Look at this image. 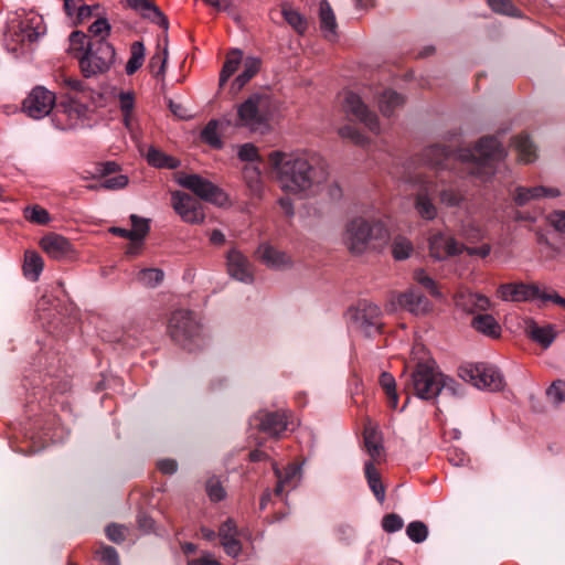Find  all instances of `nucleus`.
Listing matches in <instances>:
<instances>
[{"label":"nucleus","mask_w":565,"mask_h":565,"mask_svg":"<svg viewBox=\"0 0 565 565\" xmlns=\"http://www.w3.org/2000/svg\"><path fill=\"white\" fill-rule=\"evenodd\" d=\"M268 166L280 189L290 194L307 196L327 180V170L316 156L301 151L274 150Z\"/></svg>","instance_id":"1"},{"label":"nucleus","mask_w":565,"mask_h":565,"mask_svg":"<svg viewBox=\"0 0 565 565\" xmlns=\"http://www.w3.org/2000/svg\"><path fill=\"white\" fill-rule=\"evenodd\" d=\"M444 388L454 394L457 393L455 382L429 363H418L406 385L407 391L413 390L414 394L422 399H433Z\"/></svg>","instance_id":"2"},{"label":"nucleus","mask_w":565,"mask_h":565,"mask_svg":"<svg viewBox=\"0 0 565 565\" xmlns=\"http://www.w3.org/2000/svg\"><path fill=\"white\" fill-rule=\"evenodd\" d=\"M270 98L266 94H253L237 106V127L253 132L264 134L269 130Z\"/></svg>","instance_id":"3"},{"label":"nucleus","mask_w":565,"mask_h":565,"mask_svg":"<svg viewBox=\"0 0 565 565\" xmlns=\"http://www.w3.org/2000/svg\"><path fill=\"white\" fill-rule=\"evenodd\" d=\"M115 49L103 39L88 41L84 53L78 56V65L84 77H95L107 73L115 62Z\"/></svg>","instance_id":"4"},{"label":"nucleus","mask_w":565,"mask_h":565,"mask_svg":"<svg viewBox=\"0 0 565 565\" xmlns=\"http://www.w3.org/2000/svg\"><path fill=\"white\" fill-rule=\"evenodd\" d=\"M407 182L417 188L414 198V209L417 215L425 221H434L438 216V207L434 203L437 192L436 181L422 172H415L408 175Z\"/></svg>","instance_id":"5"},{"label":"nucleus","mask_w":565,"mask_h":565,"mask_svg":"<svg viewBox=\"0 0 565 565\" xmlns=\"http://www.w3.org/2000/svg\"><path fill=\"white\" fill-rule=\"evenodd\" d=\"M386 230L379 223H369L363 218H354L350 222L345 231V243L352 253H362L366 244L375 238H385Z\"/></svg>","instance_id":"6"},{"label":"nucleus","mask_w":565,"mask_h":565,"mask_svg":"<svg viewBox=\"0 0 565 565\" xmlns=\"http://www.w3.org/2000/svg\"><path fill=\"white\" fill-rule=\"evenodd\" d=\"M459 376L478 388L500 391L504 381L499 370L484 363L467 364L459 369Z\"/></svg>","instance_id":"7"},{"label":"nucleus","mask_w":565,"mask_h":565,"mask_svg":"<svg viewBox=\"0 0 565 565\" xmlns=\"http://www.w3.org/2000/svg\"><path fill=\"white\" fill-rule=\"evenodd\" d=\"M175 181L204 201L220 206L225 205L228 201L227 195L218 186L199 174L179 172Z\"/></svg>","instance_id":"8"},{"label":"nucleus","mask_w":565,"mask_h":565,"mask_svg":"<svg viewBox=\"0 0 565 565\" xmlns=\"http://www.w3.org/2000/svg\"><path fill=\"white\" fill-rule=\"evenodd\" d=\"M86 110L87 108L83 103L67 94L55 105L53 121L62 130L76 128L82 124Z\"/></svg>","instance_id":"9"},{"label":"nucleus","mask_w":565,"mask_h":565,"mask_svg":"<svg viewBox=\"0 0 565 565\" xmlns=\"http://www.w3.org/2000/svg\"><path fill=\"white\" fill-rule=\"evenodd\" d=\"M552 289L541 288L539 285L502 284L498 288V296L504 301H529L540 299L542 301H552Z\"/></svg>","instance_id":"10"},{"label":"nucleus","mask_w":565,"mask_h":565,"mask_svg":"<svg viewBox=\"0 0 565 565\" xmlns=\"http://www.w3.org/2000/svg\"><path fill=\"white\" fill-rule=\"evenodd\" d=\"M200 324L189 310H177L172 312L168 322V332L178 343L185 344L186 341L199 337Z\"/></svg>","instance_id":"11"},{"label":"nucleus","mask_w":565,"mask_h":565,"mask_svg":"<svg viewBox=\"0 0 565 565\" xmlns=\"http://www.w3.org/2000/svg\"><path fill=\"white\" fill-rule=\"evenodd\" d=\"M342 109L347 116L362 122L370 131L380 134V122L377 116L372 113L362 98L353 93L343 94Z\"/></svg>","instance_id":"12"},{"label":"nucleus","mask_w":565,"mask_h":565,"mask_svg":"<svg viewBox=\"0 0 565 565\" xmlns=\"http://www.w3.org/2000/svg\"><path fill=\"white\" fill-rule=\"evenodd\" d=\"M171 205L185 223L200 224L205 218L203 205L185 192L173 191L171 193Z\"/></svg>","instance_id":"13"},{"label":"nucleus","mask_w":565,"mask_h":565,"mask_svg":"<svg viewBox=\"0 0 565 565\" xmlns=\"http://www.w3.org/2000/svg\"><path fill=\"white\" fill-rule=\"evenodd\" d=\"M55 105V95L46 88L38 86L24 99L23 110L31 118L41 119L49 115Z\"/></svg>","instance_id":"14"},{"label":"nucleus","mask_w":565,"mask_h":565,"mask_svg":"<svg viewBox=\"0 0 565 565\" xmlns=\"http://www.w3.org/2000/svg\"><path fill=\"white\" fill-rule=\"evenodd\" d=\"M254 419L258 423L257 428L273 438H279L288 428L289 414L287 411H259Z\"/></svg>","instance_id":"15"},{"label":"nucleus","mask_w":565,"mask_h":565,"mask_svg":"<svg viewBox=\"0 0 565 565\" xmlns=\"http://www.w3.org/2000/svg\"><path fill=\"white\" fill-rule=\"evenodd\" d=\"M463 248V244L443 233L433 234L429 238V254L437 260L459 255Z\"/></svg>","instance_id":"16"},{"label":"nucleus","mask_w":565,"mask_h":565,"mask_svg":"<svg viewBox=\"0 0 565 565\" xmlns=\"http://www.w3.org/2000/svg\"><path fill=\"white\" fill-rule=\"evenodd\" d=\"M355 322L358 328L365 334H371L374 331L380 332L382 327L380 307L372 302L360 303L355 315Z\"/></svg>","instance_id":"17"},{"label":"nucleus","mask_w":565,"mask_h":565,"mask_svg":"<svg viewBox=\"0 0 565 565\" xmlns=\"http://www.w3.org/2000/svg\"><path fill=\"white\" fill-rule=\"evenodd\" d=\"M505 156L504 149L494 137L481 138L475 148L473 159L478 166L486 167L489 161L501 160Z\"/></svg>","instance_id":"18"},{"label":"nucleus","mask_w":565,"mask_h":565,"mask_svg":"<svg viewBox=\"0 0 565 565\" xmlns=\"http://www.w3.org/2000/svg\"><path fill=\"white\" fill-rule=\"evenodd\" d=\"M128 6L137 11L142 19L150 21L162 28L164 31L169 28L168 18L153 2V0H127Z\"/></svg>","instance_id":"19"},{"label":"nucleus","mask_w":565,"mask_h":565,"mask_svg":"<svg viewBox=\"0 0 565 565\" xmlns=\"http://www.w3.org/2000/svg\"><path fill=\"white\" fill-rule=\"evenodd\" d=\"M396 301L401 308L415 316L426 315L433 308L431 302L424 295L414 289L399 294Z\"/></svg>","instance_id":"20"},{"label":"nucleus","mask_w":565,"mask_h":565,"mask_svg":"<svg viewBox=\"0 0 565 565\" xmlns=\"http://www.w3.org/2000/svg\"><path fill=\"white\" fill-rule=\"evenodd\" d=\"M228 274L243 282L253 281V270L248 259L237 249L233 248L227 253Z\"/></svg>","instance_id":"21"},{"label":"nucleus","mask_w":565,"mask_h":565,"mask_svg":"<svg viewBox=\"0 0 565 565\" xmlns=\"http://www.w3.org/2000/svg\"><path fill=\"white\" fill-rule=\"evenodd\" d=\"M455 302L459 309L471 315H478V312L487 311L491 307V302L488 297L468 290L457 294Z\"/></svg>","instance_id":"22"},{"label":"nucleus","mask_w":565,"mask_h":565,"mask_svg":"<svg viewBox=\"0 0 565 565\" xmlns=\"http://www.w3.org/2000/svg\"><path fill=\"white\" fill-rule=\"evenodd\" d=\"M42 33H44L42 18L40 15L30 14L19 21L18 30L14 32V35L18 38V41L22 43H32L36 41Z\"/></svg>","instance_id":"23"},{"label":"nucleus","mask_w":565,"mask_h":565,"mask_svg":"<svg viewBox=\"0 0 565 565\" xmlns=\"http://www.w3.org/2000/svg\"><path fill=\"white\" fill-rule=\"evenodd\" d=\"M42 249L53 259H64L72 253V244L58 234H49L40 241Z\"/></svg>","instance_id":"24"},{"label":"nucleus","mask_w":565,"mask_h":565,"mask_svg":"<svg viewBox=\"0 0 565 565\" xmlns=\"http://www.w3.org/2000/svg\"><path fill=\"white\" fill-rule=\"evenodd\" d=\"M274 472L278 479L275 488L276 495H281L285 490L295 489L299 484L302 477L301 467L297 463L288 465L284 472H281L275 463Z\"/></svg>","instance_id":"25"},{"label":"nucleus","mask_w":565,"mask_h":565,"mask_svg":"<svg viewBox=\"0 0 565 565\" xmlns=\"http://www.w3.org/2000/svg\"><path fill=\"white\" fill-rule=\"evenodd\" d=\"M526 334L543 348H548L556 338L554 326H539L534 320L530 319L525 322Z\"/></svg>","instance_id":"26"},{"label":"nucleus","mask_w":565,"mask_h":565,"mask_svg":"<svg viewBox=\"0 0 565 565\" xmlns=\"http://www.w3.org/2000/svg\"><path fill=\"white\" fill-rule=\"evenodd\" d=\"M558 195L559 191L554 188H545L542 185L533 188L519 186L515 190L514 201L519 206H523L531 200L540 199L543 196L556 198Z\"/></svg>","instance_id":"27"},{"label":"nucleus","mask_w":565,"mask_h":565,"mask_svg":"<svg viewBox=\"0 0 565 565\" xmlns=\"http://www.w3.org/2000/svg\"><path fill=\"white\" fill-rule=\"evenodd\" d=\"M320 29L326 39L333 41L337 38V20L334 12L327 0H322L319 6Z\"/></svg>","instance_id":"28"},{"label":"nucleus","mask_w":565,"mask_h":565,"mask_svg":"<svg viewBox=\"0 0 565 565\" xmlns=\"http://www.w3.org/2000/svg\"><path fill=\"white\" fill-rule=\"evenodd\" d=\"M471 326L480 333L490 337L499 338L501 335V327L495 318L488 313H478L473 317Z\"/></svg>","instance_id":"29"},{"label":"nucleus","mask_w":565,"mask_h":565,"mask_svg":"<svg viewBox=\"0 0 565 565\" xmlns=\"http://www.w3.org/2000/svg\"><path fill=\"white\" fill-rule=\"evenodd\" d=\"M243 72L233 81L231 89L238 93L259 71L260 60L247 57L243 61Z\"/></svg>","instance_id":"30"},{"label":"nucleus","mask_w":565,"mask_h":565,"mask_svg":"<svg viewBox=\"0 0 565 565\" xmlns=\"http://www.w3.org/2000/svg\"><path fill=\"white\" fill-rule=\"evenodd\" d=\"M364 447L367 455L371 457L369 461L380 463L384 457V447L381 438L374 429H365L364 431Z\"/></svg>","instance_id":"31"},{"label":"nucleus","mask_w":565,"mask_h":565,"mask_svg":"<svg viewBox=\"0 0 565 565\" xmlns=\"http://www.w3.org/2000/svg\"><path fill=\"white\" fill-rule=\"evenodd\" d=\"M281 14L285 21L298 33L303 34L308 29L307 19L291 4L282 2L280 4Z\"/></svg>","instance_id":"32"},{"label":"nucleus","mask_w":565,"mask_h":565,"mask_svg":"<svg viewBox=\"0 0 565 565\" xmlns=\"http://www.w3.org/2000/svg\"><path fill=\"white\" fill-rule=\"evenodd\" d=\"M257 254L263 263L273 268H280L289 263L285 253L270 245L259 246Z\"/></svg>","instance_id":"33"},{"label":"nucleus","mask_w":565,"mask_h":565,"mask_svg":"<svg viewBox=\"0 0 565 565\" xmlns=\"http://www.w3.org/2000/svg\"><path fill=\"white\" fill-rule=\"evenodd\" d=\"M243 179L252 195L260 198L264 192V181L259 168L246 166L243 169Z\"/></svg>","instance_id":"34"},{"label":"nucleus","mask_w":565,"mask_h":565,"mask_svg":"<svg viewBox=\"0 0 565 565\" xmlns=\"http://www.w3.org/2000/svg\"><path fill=\"white\" fill-rule=\"evenodd\" d=\"M364 471L370 489L374 493L377 501L383 503L385 501V488L373 461L365 462Z\"/></svg>","instance_id":"35"},{"label":"nucleus","mask_w":565,"mask_h":565,"mask_svg":"<svg viewBox=\"0 0 565 565\" xmlns=\"http://www.w3.org/2000/svg\"><path fill=\"white\" fill-rule=\"evenodd\" d=\"M146 158L150 166L159 169H175L180 166V160L168 156L154 147L148 149Z\"/></svg>","instance_id":"36"},{"label":"nucleus","mask_w":565,"mask_h":565,"mask_svg":"<svg viewBox=\"0 0 565 565\" xmlns=\"http://www.w3.org/2000/svg\"><path fill=\"white\" fill-rule=\"evenodd\" d=\"M44 262L39 253L26 250L24 254L23 271L32 281H36L43 270Z\"/></svg>","instance_id":"37"},{"label":"nucleus","mask_w":565,"mask_h":565,"mask_svg":"<svg viewBox=\"0 0 565 565\" xmlns=\"http://www.w3.org/2000/svg\"><path fill=\"white\" fill-rule=\"evenodd\" d=\"M450 159V152L441 146L427 147L423 152V160L431 167H446Z\"/></svg>","instance_id":"38"},{"label":"nucleus","mask_w":565,"mask_h":565,"mask_svg":"<svg viewBox=\"0 0 565 565\" xmlns=\"http://www.w3.org/2000/svg\"><path fill=\"white\" fill-rule=\"evenodd\" d=\"M117 98L119 109L122 114L124 124L129 128L134 115L136 95L132 90H121L118 93Z\"/></svg>","instance_id":"39"},{"label":"nucleus","mask_w":565,"mask_h":565,"mask_svg":"<svg viewBox=\"0 0 565 565\" xmlns=\"http://www.w3.org/2000/svg\"><path fill=\"white\" fill-rule=\"evenodd\" d=\"M243 61V54L239 50L231 51L220 74V86L223 87L227 79L238 70L239 64Z\"/></svg>","instance_id":"40"},{"label":"nucleus","mask_w":565,"mask_h":565,"mask_svg":"<svg viewBox=\"0 0 565 565\" xmlns=\"http://www.w3.org/2000/svg\"><path fill=\"white\" fill-rule=\"evenodd\" d=\"M514 147L518 151L520 161L530 163L536 159V149L527 136L520 135L515 137Z\"/></svg>","instance_id":"41"},{"label":"nucleus","mask_w":565,"mask_h":565,"mask_svg":"<svg viewBox=\"0 0 565 565\" xmlns=\"http://www.w3.org/2000/svg\"><path fill=\"white\" fill-rule=\"evenodd\" d=\"M146 56V49L142 42L136 41L130 46V57L126 64V73L128 75L135 74L143 64Z\"/></svg>","instance_id":"42"},{"label":"nucleus","mask_w":565,"mask_h":565,"mask_svg":"<svg viewBox=\"0 0 565 565\" xmlns=\"http://www.w3.org/2000/svg\"><path fill=\"white\" fill-rule=\"evenodd\" d=\"M168 61V49L167 45L161 47L159 44L157 46V51L153 53V55L150 57L148 67L151 72V74L159 78L164 76L166 74V65Z\"/></svg>","instance_id":"43"},{"label":"nucleus","mask_w":565,"mask_h":565,"mask_svg":"<svg viewBox=\"0 0 565 565\" xmlns=\"http://www.w3.org/2000/svg\"><path fill=\"white\" fill-rule=\"evenodd\" d=\"M404 104V98L394 90H384L379 100L380 110L384 116H391L393 111Z\"/></svg>","instance_id":"44"},{"label":"nucleus","mask_w":565,"mask_h":565,"mask_svg":"<svg viewBox=\"0 0 565 565\" xmlns=\"http://www.w3.org/2000/svg\"><path fill=\"white\" fill-rule=\"evenodd\" d=\"M380 385L386 394L388 406L395 409L398 404L395 379L392 374L383 372L380 376Z\"/></svg>","instance_id":"45"},{"label":"nucleus","mask_w":565,"mask_h":565,"mask_svg":"<svg viewBox=\"0 0 565 565\" xmlns=\"http://www.w3.org/2000/svg\"><path fill=\"white\" fill-rule=\"evenodd\" d=\"M23 215L29 222L39 225H45L51 221L47 210L38 204L26 206L23 211Z\"/></svg>","instance_id":"46"},{"label":"nucleus","mask_w":565,"mask_h":565,"mask_svg":"<svg viewBox=\"0 0 565 565\" xmlns=\"http://www.w3.org/2000/svg\"><path fill=\"white\" fill-rule=\"evenodd\" d=\"M218 121L210 120L201 132L202 140L214 148H221L222 141L217 134Z\"/></svg>","instance_id":"47"},{"label":"nucleus","mask_w":565,"mask_h":565,"mask_svg":"<svg viewBox=\"0 0 565 565\" xmlns=\"http://www.w3.org/2000/svg\"><path fill=\"white\" fill-rule=\"evenodd\" d=\"M463 200V194L454 188H446L439 192V201L447 207L459 206Z\"/></svg>","instance_id":"48"},{"label":"nucleus","mask_w":565,"mask_h":565,"mask_svg":"<svg viewBox=\"0 0 565 565\" xmlns=\"http://www.w3.org/2000/svg\"><path fill=\"white\" fill-rule=\"evenodd\" d=\"M163 279V271L158 268L142 269L138 274V280L147 287H156Z\"/></svg>","instance_id":"49"},{"label":"nucleus","mask_w":565,"mask_h":565,"mask_svg":"<svg viewBox=\"0 0 565 565\" xmlns=\"http://www.w3.org/2000/svg\"><path fill=\"white\" fill-rule=\"evenodd\" d=\"M414 279L425 289H427L433 297H441V292L439 291L436 281L430 276H428L424 269L415 270Z\"/></svg>","instance_id":"50"},{"label":"nucleus","mask_w":565,"mask_h":565,"mask_svg":"<svg viewBox=\"0 0 565 565\" xmlns=\"http://www.w3.org/2000/svg\"><path fill=\"white\" fill-rule=\"evenodd\" d=\"M413 252L412 243L405 237H396L392 245V254L395 259L403 260Z\"/></svg>","instance_id":"51"},{"label":"nucleus","mask_w":565,"mask_h":565,"mask_svg":"<svg viewBox=\"0 0 565 565\" xmlns=\"http://www.w3.org/2000/svg\"><path fill=\"white\" fill-rule=\"evenodd\" d=\"M86 39V34L82 31H73L70 35L71 53L76 60L87 47L88 42Z\"/></svg>","instance_id":"52"},{"label":"nucleus","mask_w":565,"mask_h":565,"mask_svg":"<svg viewBox=\"0 0 565 565\" xmlns=\"http://www.w3.org/2000/svg\"><path fill=\"white\" fill-rule=\"evenodd\" d=\"M338 134L342 139H348L356 146H365L369 142V139L364 135L350 125L341 127Z\"/></svg>","instance_id":"53"},{"label":"nucleus","mask_w":565,"mask_h":565,"mask_svg":"<svg viewBox=\"0 0 565 565\" xmlns=\"http://www.w3.org/2000/svg\"><path fill=\"white\" fill-rule=\"evenodd\" d=\"M406 533L415 543H422L427 539L428 529L422 521H414L407 525Z\"/></svg>","instance_id":"54"},{"label":"nucleus","mask_w":565,"mask_h":565,"mask_svg":"<svg viewBox=\"0 0 565 565\" xmlns=\"http://www.w3.org/2000/svg\"><path fill=\"white\" fill-rule=\"evenodd\" d=\"M206 493L211 501L218 502L225 499L226 491L218 478L212 477L206 481Z\"/></svg>","instance_id":"55"},{"label":"nucleus","mask_w":565,"mask_h":565,"mask_svg":"<svg viewBox=\"0 0 565 565\" xmlns=\"http://www.w3.org/2000/svg\"><path fill=\"white\" fill-rule=\"evenodd\" d=\"M548 401L554 405H559L565 402V382L557 380L546 391Z\"/></svg>","instance_id":"56"},{"label":"nucleus","mask_w":565,"mask_h":565,"mask_svg":"<svg viewBox=\"0 0 565 565\" xmlns=\"http://www.w3.org/2000/svg\"><path fill=\"white\" fill-rule=\"evenodd\" d=\"M237 157L241 161L246 162L262 161L258 148L252 142H246L239 146Z\"/></svg>","instance_id":"57"},{"label":"nucleus","mask_w":565,"mask_h":565,"mask_svg":"<svg viewBox=\"0 0 565 565\" xmlns=\"http://www.w3.org/2000/svg\"><path fill=\"white\" fill-rule=\"evenodd\" d=\"M132 223V233L135 234V238L137 243H141L145 236L148 234L150 226L148 220L140 218L137 215L132 214L130 216Z\"/></svg>","instance_id":"58"},{"label":"nucleus","mask_w":565,"mask_h":565,"mask_svg":"<svg viewBox=\"0 0 565 565\" xmlns=\"http://www.w3.org/2000/svg\"><path fill=\"white\" fill-rule=\"evenodd\" d=\"M88 31L94 36L106 41V38L110 33V24L108 23V21L106 19L99 18L90 24V26L88 28Z\"/></svg>","instance_id":"59"},{"label":"nucleus","mask_w":565,"mask_h":565,"mask_svg":"<svg viewBox=\"0 0 565 565\" xmlns=\"http://www.w3.org/2000/svg\"><path fill=\"white\" fill-rule=\"evenodd\" d=\"M489 7L497 13L515 15L518 9L510 0H487Z\"/></svg>","instance_id":"60"},{"label":"nucleus","mask_w":565,"mask_h":565,"mask_svg":"<svg viewBox=\"0 0 565 565\" xmlns=\"http://www.w3.org/2000/svg\"><path fill=\"white\" fill-rule=\"evenodd\" d=\"M404 525L402 518L395 513L386 514L382 520L383 530L387 533L399 531Z\"/></svg>","instance_id":"61"},{"label":"nucleus","mask_w":565,"mask_h":565,"mask_svg":"<svg viewBox=\"0 0 565 565\" xmlns=\"http://www.w3.org/2000/svg\"><path fill=\"white\" fill-rule=\"evenodd\" d=\"M221 543L237 536V526L232 519H227L218 529Z\"/></svg>","instance_id":"62"},{"label":"nucleus","mask_w":565,"mask_h":565,"mask_svg":"<svg viewBox=\"0 0 565 565\" xmlns=\"http://www.w3.org/2000/svg\"><path fill=\"white\" fill-rule=\"evenodd\" d=\"M547 221L555 231L565 233V210L553 211L548 214Z\"/></svg>","instance_id":"63"},{"label":"nucleus","mask_w":565,"mask_h":565,"mask_svg":"<svg viewBox=\"0 0 565 565\" xmlns=\"http://www.w3.org/2000/svg\"><path fill=\"white\" fill-rule=\"evenodd\" d=\"M98 554L106 565H120L118 553L113 546H103Z\"/></svg>","instance_id":"64"}]
</instances>
